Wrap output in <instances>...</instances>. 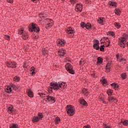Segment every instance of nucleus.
<instances>
[{"mask_svg":"<svg viewBox=\"0 0 128 128\" xmlns=\"http://www.w3.org/2000/svg\"><path fill=\"white\" fill-rule=\"evenodd\" d=\"M66 32L68 34H74V28H72V27H69L66 30Z\"/></svg>","mask_w":128,"mask_h":128,"instance_id":"nucleus-11","label":"nucleus"},{"mask_svg":"<svg viewBox=\"0 0 128 128\" xmlns=\"http://www.w3.org/2000/svg\"><path fill=\"white\" fill-rule=\"evenodd\" d=\"M12 90H15L16 92L18 90V88H17L16 86V85L12 84L9 86H5L6 92L10 94V93L12 92H13Z\"/></svg>","mask_w":128,"mask_h":128,"instance_id":"nucleus-3","label":"nucleus"},{"mask_svg":"<svg viewBox=\"0 0 128 128\" xmlns=\"http://www.w3.org/2000/svg\"><path fill=\"white\" fill-rule=\"evenodd\" d=\"M108 44H110V40H108Z\"/></svg>","mask_w":128,"mask_h":128,"instance_id":"nucleus-54","label":"nucleus"},{"mask_svg":"<svg viewBox=\"0 0 128 128\" xmlns=\"http://www.w3.org/2000/svg\"><path fill=\"white\" fill-rule=\"evenodd\" d=\"M32 2H38L39 0H31Z\"/></svg>","mask_w":128,"mask_h":128,"instance_id":"nucleus-53","label":"nucleus"},{"mask_svg":"<svg viewBox=\"0 0 128 128\" xmlns=\"http://www.w3.org/2000/svg\"><path fill=\"white\" fill-rule=\"evenodd\" d=\"M58 46H64L66 44V40L64 39L58 40L56 42Z\"/></svg>","mask_w":128,"mask_h":128,"instance_id":"nucleus-8","label":"nucleus"},{"mask_svg":"<svg viewBox=\"0 0 128 128\" xmlns=\"http://www.w3.org/2000/svg\"><path fill=\"white\" fill-rule=\"evenodd\" d=\"M46 100L49 102L52 100V102H56V100H54V98L53 96H46Z\"/></svg>","mask_w":128,"mask_h":128,"instance_id":"nucleus-13","label":"nucleus"},{"mask_svg":"<svg viewBox=\"0 0 128 128\" xmlns=\"http://www.w3.org/2000/svg\"><path fill=\"white\" fill-rule=\"evenodd\" d=\"M8 112L9 114H12L14 112V107L12 106H10L8 108Z\"/></svg>","mask_w":128,"mask_h":128,"instance_id":"nucleus-17","label":"nucleus"},{"mask_svg":"<svg viewBox=\"0 0 128 128\" xmlns=\"http://www.w3.org/2000/svg\"><path fill=\"white\" fill-rule=\"evenodd\" d=\"M50 23L47 24L46 25V26H47L48 28H52V26H54V22H52V20H50Z\"/></svg>","mask_w":128,"mask_h":128,"instance_id":"nucleus-30","label":"nucleus"},{"mask_svg":"<svg viewBox=\"0 0 128 128\" xmlns=\"http://www.w3.org/2000/svg\"><path fill=\"white\" fill-rule=\"evenodd\" d=\"M106 92L108 96H112V93L114 92V90H112V89H109L107 90Z\"/></svg>","mask_w":128,"mask_h":128,"instance_id":"nucleus-22","label":"nucleus"},{"mask_svg":"<svg viewBox=\"0 0 128 128\" xmlns=\"http://www.w3.org/2000/svg\"><path fill=\"white\" fill-rule=\"evenodd\" d=\"M128 38V35L126 34H124L122 37L119 38L120 41L118 42V46H120V48H126V40Z\"/></svg>","mask_w":128,"mask_h":128,"instance_id":"nucleus-2","label":"nucleus"},{"mask_svg":"<svg viewBox=\"0 0 128 128\" xmlns=\"http://www.w3.org/2000/svg\"><path fill=\"white\" fill-rule=\"evenodd\" d=\"M23 32H24V30H21L19 32V34H22H22H24V33Z\"/></svg>","mask_w":128,"mask_h":128,"instance_id":"nucleus-48","label":"nucleus"},{"mask_svg":"<svg viewBox=\"0 0 128 128\" xmlns=\"http://www.w3.org/2000/svg\"><path fill=\"white\" fill-rule=\"evenodd\" d=\"M58 54L59 56H64V54H66V50L64 49H60L58 50Z\"/></svg>","mask_w":128,"mask_h":128,"instance_id":"nucleus-12","label":"nucleus"},{"mask_svg":"<svg viewBox=\"0 0 128 128\" xmlns=\"http://www.w3.org/2000/svg\"><path fill=\"white\" fill-rule=\"evenodd\" d=\"M86 23L84 22H82L80 23V26H81V28H86Z\"/></svg>","mask_w":128,"mask_h":128,"instance_id":"nucleus-40","label":"nucleus"},{"mask_svg":"<svg viewBox=\"0 0 128 128\" xmlns=\"http://www.w3.org/2000/svg\"><path fill=\"white\" fill-rule=\"evenodd\" d=\"M91 76H93V78H98V75L96 74V72H93L92 73Z\"/></svg>","mask_w":128,"mask_h":128,"instance_id":"nucleus-39","label":"nucleus"},{"mask_svg":"<svg viewBox=\"0 0 128 128\" xmlns=\"http://www.w3.org/2000/svg\"><path fill=\"white\" fill-rule=\"evenodd\" d=\"M112 86H114V90H116V88H118V84H116V83H113L112 84H111Z\"/></svg>","mask_w":128,"mask_h":128,"instance_id":"nucleus-31","label":"nucleus"},{"mask_svg":"<svg viewBox=\"0 0 128 128\" xmlns=\"http://www.w3.org/2000/svg\"><path fill=\"white\" fill-rule=\"evenodd\" d=\"M100 100L101 102H103V104H106V100H104V98H100Z\"/></svg>","mask_w":128,"mask_h":128,"instance_id":"nucleus-42","label":"nucleus"},{"mask_svg":"<svg viewBox=\"0 0 128 128\" xmlns=\"http://www.w3.org/2000/svg\"><path fill=\"white\" fill-rule=\"evenodd\" d=\"M106 46L107 48L108 47V46H110V44H108V45H107Z\"/></svg>","mask_w":128,"mask_h":128,"instance_id":"nucleus-56","label":"nucleus"},{"mask_svg":"<svg viewBox=\"0 0 128 128\" xmlns=\"http://www.w3.org/2000/svg\"><path fill=\"white\" fill-rule=\"evenodd\" d=\"M83 128H90V125L85 126Z\"/></svg>","mask_w":128,"mask_h":128,"instance_id":"nucleus-49","label":"nucleus"},{"mask_svg":"<svg viewBox=\"0 0 128 128\" xmlns=\"http://www.w3.org/2000/svg\"><path fill=\"white\" fill-rule=\"evenodd\" d=\"M98 20L99 24H104L103 23L104 22V18L102 17L99 18Z\"/></svg>","mask_w":128,"mask_h":128,"instance_id":"nucleus-16","label":"nucleus"},{"mask_svg":"<svg viewBox=\"0 0 128 128\" xmlns=\"http://www.w3.org/2000/svg\"><path fill=\"white\" fill-rule=\"evenodd\" d=\"M110 65L111 63H108L106 67V70H110Z\"/></svg>","mask_w":128,"mask_h":128,"instance_id":"nucleus-37","label":"nucleus"},{"mask_svg":"<svg viewBox=\"0 0 128 128\" xmlns=\"http://www.w3.org/2000/svg\"><path fill=\"white\" fill-rule=\"evenodd\" d=\"M103 62H104V60L102 59V58H101L100 57L98 58L97 64H102Z\"/></svg>","mask_w":128,"mask_h":128,"instance_id":"nucleus-27","label":"nucleus"},{"mask_svg":"<svg viewBox=\"0 0 128 128\" xmlns=\"http://www.w3.org/2000/svg\"><path fill=\"white\" fill-rule=\"evenodd\" d=\"M6 66L8 68H16L18 66V64L14 62L8 61L6 62Z\"/></svg>","mask_w":128,"mask_h":128,"instance_id":"nucleus-6","label":"nucleus"},{"mask_svg":"<svg viewBox=\"0 0 128 128\" xmlns=\"http://www.w3.org/2000/svg\"><path fill=\"white\" fill-rule=\"evenodd\" d=\"M121 76L123 80H126V73L122 74H121Z\"/></svg>","mask_w":128,"mask_h":128,"instance_id":"nucleus-36","label":"nucleus"},{"mask_svg":"<svg viewBox=\"0 0 128 128\" xmlns=\"http://www.w3.org/2000/svg\"><path fill=\"white\" fill-rule=\"evenodd\" d=\"M20 80V76H16L13 78L14 82H18Z\"/></svg>","mask_w":128,"mask_h":128,"instance_id":"nucleus-15","label":"nucleus"},{"mask_svg":"<svg viewBox=\"0 0 128 128\" xmlns=\"http://www.w3.org/2000/svg\"><path fill=\"white\" fill-rule=\"evenodd\" d=\"M28 95L29 96V98H34V93H32V92L30 90H28L27 91Z\"/></svg>","mask_w":128,"mask_h":128,"instance_id":"nucleus-18","label":"nucleus"},{"mask_svg":"<svg viewBox=\"0 0 128 128\" xmlns=\"http://www.w3.org/2000/svg\"><path fill=\"white\" fill-rule=\"evenodd\" d=\"M108 38H106V40H108Z\"/></svg>","mask_w":128,"mask_h":128,"instance_id":"nucleus-59","label":"nucleus"},{"mask_svg":"<svg viewBox=\"0 0 128 128\" xmlns=\"http://www.w3.org/2000/svg\"><path fill=\"white\" fill-rule=\"evenodd\" d=\"M30 74H36V70H34V67H32V68H30Z\"/></svg>","mask_w":128,"mask_h":128,"instance_id":"nucleus-23","label":"nucleus"},{"mask_svg":"<svg viewBox=\"0 0 128 128\" xmlns=\"http://www.w3.org/2000/svg\"><path fill=\"white\" fill-rule=\"evenodd\" d=\"M109 34H110V35L113 36V38H114L116 36L114 32H109Z\"/></svg>","mask_w":128,"mask_h":128,"instance_id":"nucleus-41","label":"nucleus"},{"mask_svg":"<svg viewBox=\"0 0 128 128\" xmlns=\"http://www.w3.org/2000/svg\"><path fill=\"white\" fill-rule=\"evenodd\" d=\"M114 12L116 14H117V16H120V14H122L120 10L118 8H116L114 10Z\"/></svg>","mask_w":128,"mask_h":128,"instance_id":"nucleus-20","label":"nucleus"},{"mask_svg":"<svg viewBox=\"0 0 128 128\" xmlns=\"http://www.w3.org/2000/svg\"><path fill=\"white\" fill-rule=\"evenodd\" d=\"M100 52H104V47H101L100 48Z\"/></svg>","mask_w":128,"mask_h":128,"instance_id":"nucleus-50","label":"nucleus"},{"mask_svg":"<svg viewBox=\"0 0 128 128\" xmlns=\"http://www.w3.org/2000/svg\"><path fill=\"white\" fill-rule=\"evenodd\" d=\"M72 4H76V0H70Z\"/></svg>","mask_w":128,"mask_h":128,"instance_id":"nucleus-47","label":"nucleus"},{"mask_svg":"<svg viewBox=\"0 0 128 128\" xmlns=\"http://www.w3.org/2000/svg\"><path fill=\"white\" fill-rule=\"evenodd\" d=\"M85 28L87 30H91L92 29V24H90V23H87L85 26Z\"/></svg>","mask_w":128,"mask_h":128,"instance_id":"nucleus-25","label":"nucleus"},{"mask_svg":"<svg viewBox=\"0 0 128 128\" xmlns=\"http://www.w3.org/2000/svg\"><path fill=\"white\" fill-rule=\"evenodd\" d=\"M109 6H116V3L112 2H108Z\"/></svg>","mask_w":128,"mask_h":128,"instance_id":"nucleus-29","label":"nucleus"},{"mask_svg":"<svg viewBox=\"0 0 128 128\" xmlns=\"http://www.w3.org/2000/svg\"><path fill=\"white\" fill-rule=\"evenodd\" d=\"M121 123L122 124L123 126H128V120H124V121H122Z\"/></svg>","mask_w":128,"mask_h":128,"instance_id":"nucleus-32","label":"nucleus"},{"mask_svg":"<svg viewBox=\"0 0 128 128\" xmlns=\"http://www.w3.org/2000/svg\"><path fill=\"white\" fill-rule=\"evenodd\" d=\"M114 26L116 28H120V26H121L120 24L118 22H116L114 23Z\"/></svg>","mask_w":128,"mask_h":128,"instance_id":"nucleus-26","label":"nucleus"},{"mask_svg":"<svg viewBox=\"0 0 128 128\" xmlns=\"http://www.w3.org/2000/svg\"><path fill=\"white\" fill-rule=\"evenodd\" d=\"M80 64H82V61H80Z\"/></svg>","mask_w":128,"mask_h":128,"instance_id":"nucleus-58","label":"nucleus"},{"mask_svg":"<svg viewBox=\"0 0 128 128\" xmlns=\"http://www.w3.org/2000/svg\"><path fill=\"white\" fill-rule=\"evenodd\" d=\"M66 110L67 112V114H68V116H74V112H76V110L74 109V107L71 105H68L66 107Z\"/></svg>","mask_w":128,"mask_h":128,"instance_id":"nucleus-4","label":"nucleus"},{"mask_svg":"<svg viewBox=\"0 0 128 128\" xmlns=\"http://www.w3.org/2000/svg\"><path fill=\"white\" fill-rule=\"evenodd\" d=\"M120 62H122V64H126V59L121 58L120 59Z\"/></svg>","mask_w":128,"mask_h":128,"instance_id":"nucleus-33","label":"nucleus"},{"mask_svg":"<svg viewBox=\"0 0 128 128\" xmlns=\"http://www.w3.org/2000/svg\"><path fill=\"white\" fill-rule=\"evenodd\" d=\"M103 126L104 128H110V127L106 124H104Z\"/></svg>","mask_w":128,"mask_h":128,"instance_id":"nucleus-45","label":"nucleus"},{"mask_svg":"<svg viewBox=\"0 0 128 128\" xmlns=\"http://www.w3.org/2000/svg\"><path fill=\"white\" fill-rule=\"evenodd\" d=\"M94 44L93 45V46L95 50H100V41L98 40H94Z\"/></svg>","mask_w":128,"mask_h":128,"instance_id":"nucleus-9","label":"nucleus"},{"mask_svg":"<svg viewBox=\"0 0 128 128\" xmlns=\"http://www.w3.org/2000/svg\"><path fill=\"white\" fill-rule=\"evenodd\" d=\"M60 122V118H58V117H56V118H55V123H56V124H58Z\"/></svg>","mask_w":128,"mask_h":128,"instance_id":"nucleus-28","label":"nucleus"},{"mask_svg":"<svg viewBox=\"0 0 128 128\" xmlns=\"http://www.w3.org/2000/svg\"><path fill=\"white\" fill-rule=\"evenodd\" d=\"M102 82L103 86H106V84H108V81H106V79H104L103 80H102Z\"/></svg>","mask_w":128,"mask_h":128,"instance_id":"nucleus-38","label":"nucleus"},{"mask_svg":"<svg viewBox=\"0 0 128 128\" xmlns=\"http://www.w3.org/2000/svg\"><path fill=\"white\" fill-rule=\"evenodd\" d=\"M39 94L41 96V98H45L46 96V94L40 93Z\"/></svg>","mask_w":128,"mask_h":128,"instance_id":"nucleus-44","label":"nucleus"},{"mask_svg":"<svg viewBox=\"0 0 128 128\" xmlns=\"http://www.w3.org/2000/svg\"><path fill=\"white\" fill-rule=\"evenodd\" d=\"M80 102L82 106H87L88 102L84 99H81L80 100Z\"/></svg>","mask_w":128,"mask_h":128,"instance_id":"nucleus-14","label":"nucleus"},{"mask_svg":"<svg viewBox=\"0 0 128 128\" xmlns=\"http://www.w3.org/2000/svg\"><path fill=\"white\" fill-rule=\"evenodd\" d=\"M38 117L39 118V120H42V118H44V114H42V113H38Z\"/></svg>","mask_w":128,"mask_h":128,"instance_id":"nucleus-35","label":"nucleus"},{"mask_svg":"<svg viewBox=\"0 0 128 128\" xmlns=\"http://www.w3.org/2000/svg\"><path fill=\"white\" fill-rule=\"evenodd\" d=\"M66 70L70 72V74H74V71L72 70V66L70 63H67L66 65Z\"/></svg>","mask_w":128,"mask_h":128,"instance_id":"nucleus-7","label":"nucleus"},{"mask_svg":"<svg viewBox=\"0 0 128 128\" xmlns=\"http://www.w3.org/2000/svg\"><path fill=\"white\" fill-rule=\"evenodd\" d=\"M40 120V118L37 116H34L32 118V121L33 122H38Z\"/></svg>","mask_w":128,"mask_h":128,"instance_id":"nucleus-19","label":"nucleus"},{"mask_svg":"<svg viewBox=\"0 0 128 128\" xmlns=\"http://www.w3.org/2000/svg\"><path fill=\"white\" fill-rule=\"evenodd\" d=\"M64 60L65 62H70V60H68V58H66Z\"/></svg>","mask_w":128,"mask_h":128,"instance_id":"nucleus-52","label":"nucleus"},{"mask_svg":"<svg viewBox=\"0 0 128 128\" xmlns=\"http://www.w3.org/2000/svg\"><path fill=\"white\" fill-rule=\"evenodd\" d=\"M76 12H82V4H78L75 8Z\"/></svg>","mask_w":128,"mask_h":128,"instance_id":"nucleus-10","label":"nucleus"},{"mask_svg":"<svg viewBox=\"0 0 128 128\" xmlns=\"http://www.w3.org/2000/svg\"><path fill=\"white\" fill-rule=\"evenodd\" d=\"M40 27L36 25V24L32 23L31 26H29V31L31 32H40Z\"/></svg>","mask_w":128,"mask_h":128,"instance_id":"nucleus-5","label":"nucleus"},{"mask_svg":"<svg viewBox=\"0 0 128 128\" xmlns=\"http://www.w3.org/2000/svg\"><path fill=\"white\" fill-rule=\"evenodd\" d=\"M22 38L23 40H28V34L24 33L22 34Z\"/></svg>","mask_w":128,"mask_h":128,"instance_id":"nucleus-21","label":"nucleus"},{"mask_svg":"<svg viewBox=\"0 0 128 128\" xmlns=\"http://www.w3.org/2000/svg\"><path fill=\"white\" fill-rule=\"evenodd\" d=\"M40 18H46V14H44V12L41 13L40 14Z\"/></svg>","mask_w":128,"mask_h":128,"instance_id":"nucleus-34","label":"nucleus"},{"mask_svg":"<svg viewBox=\"0 0 128 128\" xmlns=\"http://www.w3.org/2000/svg\"><path fill=\"white\" fill-rule=\"evenodd\" d=\"M83 94H88V90L86 89V88H84L82 90Z\"/></svg>","mask_w":128,"mask_h":128,"instance_id":"nucleus-43","label":"nucleus"},{"mask_svg":"<svg viewBox=\"0 0 128 128\" xmlns=\"http://www.w3.org/2000/svg\"><path fill=\"white\" fill-rule=\"evenodd\" d=\"M10 36H8V35H6L4 36V38H6V40H10Z\"/></svg>","mask_w":128,"mask_h":128,"instance_id":"nucleus-46","label":"nucleus"},{"mask_svg":"<svg viewBox=\"0 0 128 128\" xmlns=\"http://www.w3.org/2000/svg\"><path fill=\"white\" fill-rule=\"evenodd\" d=\"M116 98L112 97V96H109L108 98V100L110 102H113L114 100H115Z\"/></svg>","mask_w":128,"mask_h":128,"instance_id":"nucleus-24","label":"nucleus"},{"mask_svg":"<svg viewBox=\"0 0 128 128\" xmlns=\"http://www.w3.org/2000/svg\"><path fill=\"white\" fill-rule=\"evenodd\" d=\"M13 0H7V2H9L10 4H12V2Z\"/></svg>","mask_w":128,"mask_h":128,"instance_id":"nucleus-51","label":"nucleus"},{"mask_svg":"<svg viewBox=\"0 0 128 128\" xmlns=\"http://www.w3.org/2000/svg\"><path fill=\"white\" fill-rule=\"evenodd\" d=\"M66 84L64 82H51L50 83V86L52 90H58L60 88H66Z\"/></svg>","mask_w":128,"mask_h":128,"instance_id":"nucleus-1","label":"nucleus"},{"mask_svg":"<svg viewBox=\"0 0 128 128\" xmlns=\"http://www.w3.org/2000/svg\"><path fill=\"white\" fill-rule=\"evenodd\" d=\"M116 58H117V60H118L120 58V56H116Z\"/></svg>","mask_w":128,"mask_h":128,"instance_id":"nucleus-55","label":"nucleus"},{"mask_svg":"<svg viewBox=\"0 0 128 128\" xmlns=\"http://www.w3.org/2000/svg\"><path fill=\"white\" fill-rule=\"evenodd\" d=\"M104 45L101 46V48H104Z\"/></svg>","mask_w":128,"mask_h":128,"instance_id":"nucleus-57","label":"nucleus"}]
</instances>
